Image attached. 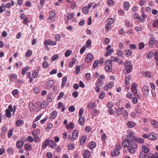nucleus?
<instances>
[{"mask_svg": "<svg viewBox=\"0 0 158 158\" xmlns=\"http://www.w3.org/2000/svg\"><path fill=\"white\" fill-rule=\"evenodd\" d=\"M137 144L134 142H131L127 147V151L132 154H134L135 152V150L137 148Z\"/></svg>", "mask_w": 158, "mask_h": 158, "instance_id": "obj_1", "label": "nucleus"}, {"mask_svg": "<svg viewBox=\"0 0 158 158\" xmlns=\"http://www.w3.org/2000/svg\"><path fill=\"white\" fill-rule=\"evenodd\" d=\"M125 70L127 73H130L132 70L133 66L131 64V61L126 60L124 63Z\"/></svg>", "mask_w": 158, "mask_h": 158, "instance_id": "obj_2", "label": "nucleus"}, {"mask_svg": "<svg viewBox=\"0 0 158 158\" xmlns=\"http://www.w3.org/2000/svg\"><path fill=\"white\" fill-rule=\"evenodd\" d=\"M12 111V106L11 105H10L9 106L8 108L6 110L5 115L6 117L9 118H10L11 117V112Z\"/></svg>", "mask_w": 158, "mask_h": 158, "instance_id": "obj_3", "label": "nucleus"}, {"mask_svg": "<svg viewBox=\"0 0 158 158\" xmlns=\"http://www.w3.org/2000/svg\"><path fill=\"white\" fill-rule=\"evenodd\" d=\"M127 139H129L131 142H134L135 141L136 136H135V134L132 132L128 133V134L126 136Z\"/></svg>", "mask_w": 158, "mask_h": 158, "instance_id": "obj_4", "label": "nucleus"}, {"mask_svg": "<svg viewBox=\"0 0 158 158\" xmlns=\"http://www.w3.org/2000/svg\"><path fill=\"white\" fill-rule=\"evenodd\" d=\"M138 86V85L135 82L132 83L131 84V90L134 95H136L137 93V88Z\"/></svg>", "mask_w": 158, "mask_h": 158, "instance_id": "obj_5", "label": "nucleus"}, {"mask_svg": "<svg viewBox=\"0 0 158 158\" xmlns=\"http://www.w3.org/2000/svg\"><path fill=\"white\" fill-rule=\"evenodd\" d=\"M142 90L144 95L148 97L149 93V88L147 86L145 85L143 87Z\"/></svg>", "mask_w": 158, "mask_h": 158, "instance_id": "obj_6", "label": "nucleus"}, {"mask_svg": "<svg viewBox=\"0 0 158 158\" xmlns=\"http://www.w3.org/2000/svg\"><path fill=\"white\" fill-rule=\"evenodd\" d=\"M93 58V55L90 53H89L86 56L85 60V61L86 62H90Z\"/></svg>", "mask_w": 158, "mask_h": 158, "instance_id": "obj_7", "label": "nucleus"}, {"mask_svg": "<svg viewBox=\"0 0 158 158\" xmlns=\"http://www.w3.org/2000/svg\"><path fill=\"white\" fill-rule=\"evenodd\" d=\"M78 133L77 130H74L72 132V142H73L76 140L78 137Z\"/></svg>", "mask_w": 158, "mask_h": 158, "instance_id": "obj_8", "label": "nucleus"}, {"mask_svg": "<svg viewBox=\"0 0 158 158\" xmlns=\"http://www.w3.org/2000/svg\"><path fill=\"white\" fill-rule=\"evenodd\" d=\"M38 131L39 132H40V130L38 129H36L35 131H33L32 133V134L34 138L35 139V142L37 143L39 142L40 140V138L38 135L35 133L36 131Z\"/></svg>", "mask_w": 158, "mask_h": 158, "instance_id": "obj_9", "label": "nucleus"}, {"mask_svg": "<svg viewBox=\"0 0 158 158\" xmlns=\"http://www.w3.org/2000/svg\"><path fill=\"white\" fill-rule=\"evenodd\" d=\"M45 46L47 47V45L52 44V45H55L56 43L54 41H50L48 40H45L44 43Z\"/></svg>", "mask_w": 158, "mask_h": 158, "instance_id": "obj_10", "label": "nucleus"}, {"mask_svg": "<svg viewBox=\"0 0 158 158\" xmlns=\"http://www.w3.org/2000/svg\"><path fill=\"white\" fill-rule=\"evenodd\" d=\"M131 143V141L127 139L123 141L122 145L124 148H127Z\"/></svg>", "mask_w": 158, "mask_h": 158, "instance_id": "obj_11", "label": "nucleus"}, {"mask_svg": "<svg viewBox=\"0 0 158 158\" xmlns=\"http://www.w3.org/2000/svg\"><path fill=\"white\" fill-rule=\"evenodd\" d=\"M114 85V83L112 81L107 83L104 87L103 89L105 90H107L111 88Z\"/></svg>", "mask_w": 158, "mask_h": 158, "instance_id": "obj_12", "label": "nucleus"}, {"mask_svg": "<svg viewBox=\"0 0 158 158\" xmlns=\"http://www.w3.org/2000/svg\"><path fill=\"white\" fill-rule=\"evenodd\" d=\"M54 84V82L53 80H50L48 81L46 84L47 89H50L53 86Z\"/></svg>", "mask_w": 158, "mask_h": 158, "instance_id": "obj_13", "label": "nucleus"}, {"mask_svg": "<svg viewBox=\"0 0 158 158\" xmlns=\"http://www.w3.org/2000/svg\"><path fill=\"white\" fill-rule=\"evenodd\" d=\"M55 13L53 11H50L49 14L48 19L51 21H53L55 19Z\"/></svg>", "mask_w": 158, "mask_h": 158, "instance_id": "obj_14", "label": "nucleus"}, {"mask_svg": "<svg viewBox=\"0 0 158 158\" xmlns=\"http://www.w3.org/2000/svg\"><path fill=\"white\" fill-rule=\"evenodd\" d=\"M134 17L135 19H138L140 22L142 23L144 22L145 21V19H144L143 18L141 19L140 17L136 13L134 14Z\"/></svg>", "mask_w": 158, "mask_h": 158, "instance_id": "obj_15", "label": "nucleus"}, {"mask_svg": "<svg viewBox=\"0 0 158 158\" xmlns=\"http://www.w3.org/2000/svg\"><path fill=\"white\" fill-rule=\"evenodd\" d=\"M48 145L52 149H55L56 147V144L55 143L54 141L50 140H49Z\"/></svg>", "mask_w": 158, "mask_h": 158, "instance_id": "obj_16", "label": "nucleus"}, {"mask_svg": "<svg viewBox=\"0 0 158 158\" xmlns=\"http://www.w3.org/2000/svg\"><path fill=\"white\" fill-rule=\"evenodd\" d=\"M74 124L72 122H70L69 124H67L66 126V128L67 129H73L74 127Z\"/></svg>", "mask_w": 158, "mask_h": 158, "instance_id": "obj_17", "label": "nucleus"}, {"mask_svg": "<svg viewBox=\"0 0 158 158\" xmlns=\"http://www.w3.org/2000/svg\"><path fill=\"white\" fill-rule=\"evenodd\" d=\"M23 141H21L20 140H18L16 143V145L18 149H21L23 145Z\"/></svg>", "mask_w": 158, "mask_h": 158, "instance_id": "obj_18", "label": "nucleus"}, {"mask_svg": "<svg viewBox=\"0 0 158 158\" xmlns=\"http://www.w3.org/2000/svg\"><path fill=\"white\" fill-rule=\"evenodd\" d=\"M135 141L139 143H143L144 142V140L143 139L136 136Z\"/></svg>", "mask_w": 158, "mask_h": 158, "instance_id": "obj_19", "label": "nucleus"}, {"mask_svg": "<svg viewBox=\"0 0 158 158\" xmlns=\"http://www.w3.org/2000/svg\"><path fill=\"white\" fill-rule=\"evenodd\" d=\"M103 81L101 80V79L98 78L97 81L95 82V85H98L100 87L102 86L103 84Z\"/></svg>", "mask_w": 158, "mask_h": 158, "instance_id": "obj_20", "label": "nucleus"}, {"mask_svg": "<svg viewBox=\"0 0 158 158\" xmlns=\"http://www.w3.org/2000/svg\"><path fill=\"white\" fill-rule=\"evenodd\" d=\"M142 148V152H143L145 153H148L150 151V149L145 145H143Z\"/></svg>", "mask_w": 158, "mask_h": 158, "instance_id": "obj_21", "label": "nucleus"}, {"mask_svg": "<svg viewBox=\"0 0 158 158\" xmlns=\"http://www.w3.org/2000/svg\"><path fill=\"white\" fill-rule=\"evenodd\" d=\"M124 52L125 53V56L127 57H129L131 56L132 52L130 49H126L125 50Z\"/></svg>", "mask_w": 158, "mask_h": 158, "instance_id": "obj_22", "label": "nucleus"}, {"mask_svg": "<svg viewBox=\"0 0 158 158\" xmlns=\"http://www.w3.org/2000/svg\"><path fill=\"white\" fill-rule=\"evenodd\" d=\"M97 106V105L95 102H90L87 105L88 108L90 109H92L94 107H96Z\"/></svg>", "mask_w": 158, "mask_h": 158, "instance_id": "obj_23", "label": "nucleus"}, {"mask_svg": "<svg viewBox=\"0 0 158 158\" xmlns=\"http://www.w3.org/2000/svg\"><path fill=\"white\" fill-rule=\"evenodd\" d=\"M67 78L66 77H64L62 78V83L61 85V88H63L65 86L66 83Z\"/></svg>", "mask_w": 158, "mask_h": 158, "instance_id": "obj_24", "label": "nucleus"}, {"mask_svg": "<svg viewBox=\"0 0 158 158\" xmlns=\"http://www.w3.org/2000/svg\"><path fill=\"white\" fill-rule=\"evenodd\" d=\"M57 113L56 110H53L50 114V118L52 119L55 118L57 116Z\"/></svg>", "mask_w": 158, "mask_h": 158, "instance_id": "obj_25", "label": "nucleus"}, {"mask_svg": "<svg viewBox=\"0 0 158 158\" xmlns=\"http://www.w3.org/2000/svg\"><path fill=\"white\" fill-rule=\"evenodd\" d=\"M85 117H80L78 121L79 124L81 125H83L84 124Z\"/></svg>", "mask_w": 158, "mask_h": 158, "instance_id": "obj_26", "label": "nucleus"}, {"mask_svg": "<svg viewBox=\"0 0 158 158\" xmlns=\"http://www.w3.org/2000/svg\"><path fill=\"white\" fill-rule=\"evenodd\" d=\"M136 124L134 122L131 121H129L127 123V125L128 127L130 128L133 127L135 126Z\"/></svg>", "mask_w": 158, "mask_h": 158, "instance_id": "obj_27", "label": "nucleus"}, {"mask_svg": "<svg viewBox=\"0 0 158 158\" xmlns=\"http://www.w3.org/2000/svg\"><path fill=\"white\" fill-rule=\"evenodd\" d=\"M131 78V76L129 75L125 77V83L126 85H128L129 83Z\"/></svg>", "mask_w": 158, "mask_h": 158, "instance_id": "obj_28", "label": "nucleus"}, {"mask_svg": "<svg viewBox=\"0 0 158 158\" xmlns=\"http://www.w3.org/2000/svg\"><path fill=\"white\" fill-rule=\"evenodd\" d=\"M90 156V152L87 150H85L84 154L83 157L84 158H89Z\"/></svg>", "mask_w": 158, "mask_h": 158, "instance_id": "obj_29", "label": "nucleus"}, {"mask_svg": "<svg viewBox=\"0 0 158 158\" xmlns=\"http://www.w3.org/2000/svg\"><path fill=\"white\" fill-rule=\"evenodd\" d=\"M89 9L87 6H84L82 8V11L83 13L87 14L89 12Z\"/></svg>", "mask_w": 158, "mask_h": 158, "instance_id": "obj_30", "label": "nucleus"}, {"mask_svg": "<svg viewBox=\"0 0 158 158\" xmlns=\"http://www.w3.org/2000/svg\"><path fill=\"white\" fill-rule=\"evenodd\" d=\"M142 73L143 75L147 77L148 78H151V74L150 72L148 71H143L142 72Z\"/></svg>", "mask_w": 158, "mask_h": 158, "instance_id": "obj_31", "label": "nucleus"}, {"mask_svg": "<svg viewBox=\"0 0 158 158\" xmlns=\"http://www.w3.org/2000/svg\"><path fill=\"white\" fill-rule=\"evenodd\" d=\"M24 147L25 149L27 151H29L32 148L31 146L29 143L25 144L24 145Z\"/></svg>", "mask_w": 158, "mask_h": 158, "instance_id": "obj_32", "label": "nucleus"}, {"mask_svg": "<svg viewBox=\"0 0 158 158\" xmlns=\"http://www.w3.org/2000/svg\"><path fill=\"white\" fill-rule=\"evenodd\" d=\"M29 67H26L23 68L22 69V74L23 75H25L26 73L27 72V71L29 70Z\"/></svg>", "mask_w": 158, "mask_h": 158, "instance_id": "obj_33", "label": "nucleus"}, {"mask_svg": "<svg viewBox=\"0 0 158 158\" xmlns=\"http://www.w3.org/2000/svg\"><path fill=\"white\" fill-rule=\"evenodd\" d=\"M96 145V144L94 142H92L89 143L88 144V147L90 149H93L94 148Z\"/></svg>", "mask_w": 158, "mask_h": 158, "instance_id": "obj_34", "label": "nucleus"}, {"mask_svg": "<svg viewBox=\"0 0 158 158\" xmlns=\"http://www.w3.org/2000/svg\"><path fill=\"white\" fill-rule=\"evenodd\" d=\"M86 137L85 135H83L81 137L80 140V143L81 145H83L85 142L86 140Z\"/></svg>", "mask_w": 158, "mask_h": 158, "instance_id": "obj_35", "label": "nucleus"}, {"mask_svg": "<svg viewBox=\"0 0 158 158\" xmlns=\"http://www.w3.org/2000/svg\"><path fill=\"white\" fill-rule=\"evenodd\" d=\"M124 8L126 10H127L129 9V7L130 6V3L127 2H125L123 4Z\"/></svg>", "mask_w": 158, "mask_h": 158, "instance_id": "obj_36", "label": "nucleus"}, {"mask_svg": "<svg viewBox=\"0 0 158 158\" xmlns=\"http://www.w3.org/2000/svg\"><path fill=\"white\" fill-rule=\"evenodd\" d=\"M93 113H92V116L94 117L96 116L98 113H100V111L96 109H94L93 110Z\"/></svg>", "mask_w": 158, "mask_h": 158, "instance_id": "obj_37", "label": "nucleus"}, {"mask_svg": "<svg viewBox=\"0 0 158 158\" xmlns=\"http://www.w3.org/2000/svg\"><path fill=\"white\" fill-rule=\"evenodd\" d=\"M114 52V49L113 48H111L110 49L107 50L105 56L106 57L110 55L111 53Z\"/></svg>", "mask_w": 158, "mask_h": 158, "instance_id": "obj_38", "label": "nucleus"}, {"mask_svg": "<svg viewBox=\"0 0 158 158\" xmlns=\"http://www.w3.org/2000/svg\"><path fill=\"white\" fill-rule=\"evenodd\" d=\"M49 139H46L45 141L42 144V147L44 148H45L48 145Z\"/></svg>", "mask_w": 158, "mask_h": 158, "instance_id": "obj_39", "label": "nucleus"}, {"mask_svg": "<svg viewBox=\"0 0 158 158\" xmlns=\"http://www.w3.org/2000/svg\"><path fill=\"white\" fill-rule=\"evenodd\" d=\"M29 107L31 111H34L35 106H34L33 103H30L29 104Z\"/></svg>", "mask_w": 158, "mask_h": 158, "instance_id": "obj_40", "label": "nucleus"}, {"mask_svg": "<svg viewBox=\"0 0 158 158\" xmlns=\"http://www.w3.org/2000/svg\"><path fill=\"white\" fill-rule=\"evenodd\" d=\"M23 123V121L21 120H18L16 122V125L17 127H19L20 125H22Z\"/></svg>", "mask_w": 158, "mask_h": 158, "instance_id": "obj_41", "label": "nucleus"}, {"mask_svg": "<svg viewBox=\"0 0 158 158\" xmlns=\"http://www.w3.org/2000/svg\"><path fill=\"white\" fill-rule=\"evenodd\" d=\"M151 123L155 127H158V122L155 120H152Z\"/></svg>", "mask_w": 158, "mask_h": 158, "instance_id": "obj_42", "label": "nucleus"}, {"mask_svg": "<svg viewBox=\"0 0 158 158\" xmlns=\"http://www.w3.org/2000/svg\"><path fill=\"white\" fill-rule=\"evenodd\" d=\"M154 40V38L153 37L151 38L149 40V45L151 47H152L153 45Z\"/></svg>", "mask_w": 158, "mask_h": 158, "instance_id": "obj_43", "label": "nucleus"}, {"mask_svg": "<svg viewBox=\"0 0 158 158\" xmlns=\"http://www.w3.org/2000/svg\"><path fill=\"white\" fill-rule=\"evenodd\" d=\"M156 137L152 134H150L148 135V139L150 140H154L156 139Z\"/></svg>", "mask_w": 158, "mask_h": 158, "instance_id": "obj_44", "label": "nucleus"}, {"mask_svg": "<svg viewBox=\"0 0 158 158\" xmlns=\"http://www.w3.org/2000/svg\"><path fill=\"white\" fill-rule=\"evenodd\" d=\"M107 24L110 25L114 23V20L113 18H108L107 20Z\"/></svg>", "mask_w": 158, "mask_h": 158, "instance_id": "obj_45", "label": "nucleus"}, {"mask_svg": "<svg viewBox=\"0 0 158 158\" xmlns=\"http://www.w3.org/2000/svg\"><path fill=\"white\" fill-rule=\"evenodd\" d=\"M144 44L143 42H140L138 44L139 49L141 50L143 49L144 47Z\"/></svg>", "mask_w": 158, "mask_h": 158, "instance_id": "obj_46", "label": "nucleus"}, {"mask_svg": "<svg viewBox=\"0 0 158 158\" xmlns=\"http://www.w3.org/2000/svg\"><path fill=\"white\" fill-rule=\"evenodd\" d=\"M105 94L104 91H102L99 94L98 97L100 99H103L105 96Z\"/></svg>", "mask_w": 158, "mask_h": 158, "instance_id": "obj_47", "label": "nucleus"}, {"mask_svg": "<svg viewBox=\"0 0 158 158\" xmlns=\"http://www.w3.org/2000/svg\"><path fill=\"white\" fill-rule=\"evenodd\" d=\"M108 5L109 6H113L114 4V2L112 0H108L107 2Z\"/></svg>", "mask_w": 158, "mask_h": 158, "instance_id": "obj_48", "label": "nucleus"}, {"mask_svg": "<svg viewBox=\"0 0 158 158\" xmlns=\"http://www.w3.org/2000/svg\"><path fill=\"white\" fill-rule=\"evenodd\" d=\"M13 128H12L8 132L7 134V136L8 138H10L12 137L13 134Z\"/></svg>", "mask_w": 158, "mask_h": 158, "instance_id": "obj_49", "label": "nucleus"}, {"mask_svg": "<svg viewBox=\"0 0 158 158\" xmlns=\"http://www.w3.org/2000/svg\"><path fill=\"white\" fill-rule=\"evenodd\" d=\"M105 69L107 72H111L112 70L111 66H106L105 68Z\"/></svg>", "mask_w": 158, "mask_h": 158, "instance_id": "obj_50", "label": "nucleus"}, {"mask_svg": "<svg viewBox=\"0 0 158 158\" xmlns=\"http://www.w3.org/2000/svg\"><path fill=\"white\" fill-rule=\"evenodd\" d=\"M42 67L44 68H47L49 66V64L47 61H44L42 63Z\"/></svg>", "mask_w": 158, "mask_h": 158, "instance_id": "obj_51", "label": "nucleus"}, {"mask_svg": "<svg viewBox=\"0 0 158 158\" xmlns=\"http://www.w3.org/2000/svg\"><path fill=\"white\" fill-rule=\"evenodd\" d=\"M9 76L10 80V79H15L17 78V76L15 74H11L9 75Z\"/></svg>", "mask_w": 158, "mask_h": 158, "instance_id": "obj_52", "label": "nucleus"}, {"mask_svg": "<svg viewBox=\"0 0 158 158\" xmlns=\"http://www.w3.org/2000/svg\"><path fill=\"white\" fill-rule=\"evenodd\" d=\"M32 54V51L31 50H29L27 51L26 53L25 54V56L27 57H28L29 56H31Z\"/></svg>", "mask_w": 158, "mask_h": 158, "instance_id": "obj_53", "label": "nucleus"}, {"mask_svg": "<svg viewBox=\"0 0 158 158\" xmlns=\"http://www.w3.org/2000/svg\"><path fill=\"white\" fill-rule=\"evenodd\" d=\"M152 26L154 27H158V19H157L155 21H154L152 24Z\"/></svg>", "mask_w": 158, "mask_h": 158, "instance_id": "obj_54", "label": "nucleus"}, {"mask_svg": "<svg viewBox=\"0 0 158 158\" xmlns=\"http://www.w3.org/2000/svg\"><path fill=\"white\" fill-rule=\"evenodd\" d=\"M38 73L36 70L34 71L32 73V76L33 77L36 78L38 76Z\"/></svg>", "mask_w": 158, "mask_h": 158, "instance_id": "obj_55", "label": "nucleus"}, {"mask_svg": "<svg viewBox=\"0 0 158 158\" xmlns=\"http://www.w3.org/2000/svg\"><path fill=\"white\" fill-rule=\"evenodd\" d=\"M146 153H144L143 152H141L140 153L139 158H145L146 156Z\"/></svg>", "mask_w": 158, "mask_h": 158, "instance_id": "obj_56", "label": "nucleus"}, {"mask_svg": "<svg viewBox=\"0 0 158 158\" xmlns=\"http://www.w3.org/2000/svg\"><path fill=\"white\" fill-rule=\"evenodd\" d=\"M48 106V104L46 102H44L42 103L40 105V107H41L42 108H46Z\"/></svg>", "mask_w": 158, "mask_h": 158, "instance_id": "obj_57", "label": "nucleus"}, {"mask_svg": "<svg viewBox=\"0 0 158 158\" xmlns=\"http://www.w3.org/2000/svg\"><path fill=\"white\" fill-rule=\"evenodd\" d=\"M84 112V110L82 108H81L79 111L78 116L79 117H82L81 116Z\"/></svg>", "mask_w": 158, "mask_h": 158, "instance_id": "obj_58", "label": "nucleus"}, {"mask_svg": "<svg viewBox=\"0 0 158 158\" xmlns=\"http://www.w3.org/2000/svg\"><path fill=\"white\" fill-rule=\"evenodd\" d=\"M130 48L132 50L137 49V47L135 44H130Z\"/></svg>", "mask_w": 158, "mask_h": 158, "instance_id": "obj_59", "label": "nucleus"}, {"mask_svg": "<svg viewBox=\"0 0 158 158\" xmlns=\"http://www.w3.org/2000/svg\"><path fill=\"white\" fill-rule=\"evenodd\" d=\"M98 61L97 60H96L94 61L93 65L94 68H96L98 66Z\"/></svg>", "mask_w": 158, "mask_h": 158, "instance_id": "obj_60", "label": "nucleus"}, {"mask_svg": "<svg viewBox=\"0 0 158 158\" xmlns=\"http://www.w3.org/2000/svg\"><path fill=\"white\" fill-rule=\"evenodd\" d=\"M81 69V67L80 66H78L76 68L75 72L76 74H78L79 73Z\"/></svg>", "mask_w": 158, "mask_h": 158, "instance_id": "obj_61", "label": "nucleus"}, {"mask_svg": "<svg viewBox=\"0 0 158 158\" xmlns=\"http://www.w3.org/2000/svg\"><path fill=\"white\" fill-rule=\"evenodd\" d=\"M74 15V14H73L70 13H68L67 14V18L70 19L72 18Z\"/></svg>", "mask_w": 158, "mask_h": 158, "instance_id": "obj_62", "label": "nucleus"}, {"mask_svg": "<svg viewBox=\"0 0 158 158\" xmlns=\"http://www.w3.org/2000/svg\"><path fill=\"white\" fill-rule=\"evenodd\" d=\"M54 38L56 41H58L60 40V36L59 34H57L55 35Z\"/></svg>", "mask_w": 158, "mask_h": 158, "instance_id": "obj_63", "label": "nucleus"}, {"mask_svg": "<svg viewBox=\"0 0 158 158\" xmlns=\"http://www.w3.org/2000/svg\"><path fill=\"white\" fill-rule=\"evenodd\" d=\"M71 54V52L69 50H67L65 52L64 55L66 57H68Z\"/></svg>", "mask_w": 158, "mask_h": 158, "instance_id": "obj_64", "label": "nucleus"}]
</instances>
